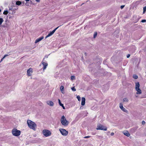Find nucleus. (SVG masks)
Segmentation results:
<instances>
[{
    "label": "nucleus",
    "mask_w": 146,
    "mask_h": 146,
    "mask_svg": "<svg viewBox=\"0 0 146 146\" xmlns=\"http://www.w3.org/2000/svg\"><path fill=\"white\" fill-rule=\"evenodd\" d=\"M145 122L144 121H142V124L143 125H144L145 124Z\"/></svg>",
    "instance_id": "2f4dec72"
},
{
    "label": "nucleus",
    "mask_w": 146,
    "mask_h": 146,
    "mask_svg": "<svg viewBox=\"0 0 146 146\" xmlns=\"http://www.w3.org/2000/svg\"><path fill=\"white\" fill-rule=\"evenodd\" d=\"M47 104L50 106H53L54 105L53 103L51 101H48L47 102Z\"/></svg>",
    "instance_id": "dca6fc26"
},
{
    "label": "nucleus",
    "mask_w": 146,
    "mask_h": 146,
    "mask_svg": "<svg viewBox=\"0 0 146 146\" xmlns=\"http://www.w3.org/2000/svg\"><path fill=\"white\" fill-rule=\"evenodd\" d=\"M124 6H125V5H121V7H120V8H121V9H123L124 8Z\"/></svg>",
    "instance_id": "7c9ffc66"
},
{
    "label": "nucleus",
    "mask_w": 146,
    "mask_h": 146,
    "mask_svg": "<svg viewBox=\"0 0 146 146\" xmlns=\"http://www.w3.org/2000/svg\"><path fill=\"white\" fill-rule=\"evenodd\" d=\"M71 79L72 80H74L75 79V76H71Z\"/></svg>",
    "instance_id": "c85d7f7f"
},
{
    "label": "nucleus",
    "mask_w": 146,
    "mask_h": 146,
    "mask_svg": "<svg viewBox=\"0 0 146 146\" xmlns=\"http://www.w3.org/2000/svg\"><path fill=\"white\" fill-rule=\"evenodd\" d=\"M114 135V133L113 132H112L111 133V136H113V135Z\"/></svg>",
    "instance_id": "72a5a7b5"
},
{
    "label": "nucleus",
    "mask_w": 146,
    "mask_h": 146,
    "mask_svg": "<svg viewBox=\"0 0 146 146\" xmlns=\"http://www.w3.org/2000/svg\"><path fill=\"white\" fill-rule=\"evenodd\" d=\"M27 123L29 127L30 128L35 130L36 125L35 122L31 120H28L27 121Z\"/></svg>",
    "instance_id": "f257e3e1"
},
{
    "label": "nucleus",
    "mask_w": 146,
    "mask_h": 146,
    "mask_svg": "<svg viewBox=\"0 0 146 146\" xmlns=\"http://www.w3.org/2000/svg\"><path fill=\"white\" fill-rule=\"evenodd\" d=\"M129 101V100L128 98H124L123 99V102H128Z\"/></svg>",
    "instance_id": "393cba45"
},
{
    "label": "nucleus",
    "mask_w": 146,
    "mask_h": 146,
    "mask_svg": "<svg viewBox=\"0 0 146 146\" xmlns=\"http://www.w3.org/2000/svg\"><path fill=\"white\" fill-rule=\"evenodd\" d=\"M71 89L73 91H76V89L74 87H72L71 88Z\"/></svg>",
    "instance_id": "a878e982"
},
{
    "label": "nucleus",
    "mask_w": 146,
    "mask_h": 146,
    "mask_svg": "<svg viewBox=\"0 0 146 146\" xmlns=\"http://www.w3.org/2000/svg\"><path fill=\"white\" fill-rule=\"evenodd\" d=\"M135 90L137 91L136 93V94L137 95H140L142 93V91L141 90L140 88H138L135 89Z\"/></svg>",
    "instance_id": "f8f14e48"
},
{
    "label": "nucleus",
    "mask_w": 146,
    "mask_h": 146,
    "mask_svg": "<svg viewBox=\"0 0 146 146\" xmlns=\"http://www.w3.org/2000/svg\"><path fill=\"white\" fill-rule=\"evenodd\" d=\"M1 10L0 9V12H1Z\"/></svg>",
    "instance_id": "ea45409f"
},
{
    "label": "nucleus",
    "mask_w": 146,
    "mask_h": 146,
    "mask_svg": "<svg viewBox=\"0 0 146 146\" xmlns=\"http://www.w3.org/2000/svg\"><path fill=\"white\" fill-rule=\"evenodd\" d=\"M146 11V6L143 7V14H144Z\"/></svg>",
    "instance_id": "5701e85b"
},
{
    "label": "nucleus",
    "mask_w": 146,
    "mask_h": 146,
    "mask_svg": "<svg viewBox=\"0 0 146 146\" xmlns=\"http://www.w3.org/2000/svg\"><path fill=\"white\" fill-rule=\"evenodd\" d=\"M90 137V136H85V137H84V138H89Z\"/></svg>",
    "instance_id": "473e14b6"
},
{
    "label": "nucleus",
    "mask_w": 146,
    "mask_h": 146,
    "mask_svg": "<svg viewBox=\"0 0 146 146\" xmlns=\"http://www.w3.org/2000/svg\"><path fill=\"white\" fill-rule=\"evenodd\" d=\"M123 133L127 137H129L130 135V133L127 131H123Z\"/></svg>",
    "instance_id": "ddd939ff"
},
{
    "label": "nucleus",
    "mask_w": 146,
    "mask_h": 146,
    "mask_svg": "<svg viewBox=\"0 0 146 146\" xmlns=\"http://www.w3.org/2000/svg\"><path fill=\"white\" fill-rule=\"evenodd\" d=\"M43 38H44V37L43 36H42L40 37H39V38H37L35 40V43H37V42H39L40 41H41Z\"/></svg>",
    "instance_id": "9b49d317"
},
{
    "label": "nucleus",
    "mask_w": 146,
    "mask_h": 146,
    "mask_svg": "<svg viewBox=\"0 0 146 146\" xmlns=\"http://www.w3.org/2000/svg\"><path fill=\"white\" fill-rule=\"evenodd\" d=\"M60 122L62 124L65 126H67L69 123V121H67L64 115L62 116L60 119Z\"/></svg>",
    "instance_id": "f03ea898"
},
{
    "label": "nucleus",
    "mask_w": 146,
    "mask_h": 146,
    "mask_svg": "<svg viewBox=\"0 0 146 146\" xmlns=\"http://www.w3.org/2000/svg\"><path fill=\"white\" fill-rule=\"evenodd\" d=\"M77 98L78 99V100L79 101H80V100L81 98H80V96H77Z\"/></svg>",
    "instance_id": "bb28decb"
},
{
    "label": "nucleus",
    "mask_w": 146,
    "mask_h": 146,
    "mask_svg": "<svg viewBox=\"0 0 146 146\" xmlns=\"http://www.w3.org/2000/svg\"><path fill=\"white\" fill-rule=\"evenodd\" d=\"M3 21L4 20L3 19L1 18H0V25H1Z\"/></svg>",
    "instance_id": "aec40b11"
},
{
    "label": "nucleus",
    "mask_w": 146,
    "mask_h": 146,
    "mask_svg": "<svg viewBox=\"0 0 146 146\" xmlns=\"http://www.w3.org/2000/svg\"><path fill=\"white\" fill-rule=\"evenodd\" d=\"M60 90L62 94L64 93V87L63 86H61L60 87Z\"/></svg>",
    "instance_id": "f3484780"
},
{
    "label": "nucleus",
    "mask_w": 146,
    "mask_h": 146,
    "mask_svg": "<svg viewBox=\"0 0 146 146\" xmlns=\"http://www.w3.org/2000/svg\"><path fill=\"white\" fill-rule=\"evenodd\" d=\"M26 1H29L30 0H25Z\"/></svg>",
    "instance_id": "4c0bfd02"
},
{
    "label": "nucleus",
    "mask_w": 146,
    "mask_h": 146,
    "mask_svg": "<svg viewBox=\"0 0 146 146\" xmlns=\"http://www.w3.org/2000/svg\"><path fill=\"white\" fill-rule=\"evenodd\" d=\"M45 57H46V56H45L44 57V58H43V60H44V58H45Z\"/></svg>",
    "instance_id": "58836bf2"
},
{
    "label": "nucleus",
    "mask_w": 146,
    "mask_h": 146,
    "mask_svg": "<svg viewBox=\"0 0 146 146\" xmlns=\"http://www.w3.org/2000/svg\"><path fill=\"white\" fill-rule=\"evenodd\" d=\"M22 3H23V4L21 5V6H23V5H24V2H22Z\"/></svg>",
    "instance_id": "e433bc0d"
},
{
    "label": "nucleus",
    "mask_w": 146,
    "mask_h": 146,
    "mask_svg": "<svg viewBox=\"0 0 146 146\" xmlns=\"http://www.w3.org/2000/svg\"><path fill=\"white\" fill-rule=\"evenodd\" d=\"M97 32H95L93 38H96L97 36Z\"/></svg>",
    "instance_id": "412c9836"
},
{
    "label": "nucleus",
    "mask_w": 146,
    "mask_h": 146,
    "mask_svg": "<svg viewBox=\"0 0 146 146\" xmlns=\"http://www.w3.org/2000/svg\"><path fill=\"white\" fill-rule=\"evenodd\" d=\"M140 84L139 82H136L135 89L139 88Z\"/></svg>",
    "instance_id": "2eb2a0df"
},
{
    "label": "nucleus",
    "mask_w": 146,
    "mask_h": 146,
    "mask_svg": "<svg viewBox=\"0 0 146 146\" xmlns=\"http://www.w3.org/2000/svg\"><path fill=\"white\" fill-rule=\"evenodd\" d=\"M130 56V55L129 54H128L127 56V58H129Z\"/></svg>",
    "instance_id": "f704fd0d"
},
{
    "label": "nucleus",
    "mask_w": 146,
    "mask_h": 146,
    "mask_svg": "<svg viewBox=\"0 0 146 146\" xmlns=\"http://www.w3.org/2000/svg\"><path fill=\"white\" fill-rule=\"evenodd\" d=\"M33 72V69L31 68H30L27 71V75L29 76H31V73Z\"/></svg>",
    "instance_id": "1a4fd4ad"
},
{
    "label": "nucleus",
    "mask_w": 146,
    "mask_h": 146,
    "mask_svg": "<svg viewBox=\"0 0 146 146\" xmlns=\"http://www.w3.org/2000/svg\"><path fill=\"white\" fill-rule=\"evenodd\" d=\"M41 63L43 66V70H44L48 66V64L47 63L44 62L43 61Z\"/></svg>",
    "instance_id": "9d476101"
},
{
    "label": "nucleus",
    "mask_w": 146,
    "mask_h": 146,
    "mask_svg": "<svg viewBox=\"0 0 146 146\" xmlns=\"http://www.w3.org/2000/svg\"><path fill=\"white\" fill-rule=\"evenodd\" d=\"M8 56V55H7V54H5L4 55V56L3 57L1 60V61L0 62H1L2 61L3 59L6 56Z\"/></svg>",
    "instance_id": "4be33fe9"
},
{
    "label": "nucleus",
    "mask_w": 146,
    "mask_h": 146,
    "mask_svg": "<svg viewBox=\"0 0 146 146\" xmlns=\"http://www.w3.org/2000/svg\"><path fill=\"white\" fill-rule=\"evenodd\" d=\"M59 26L58 27L56 28H55V29H54V30H53L52 31L50 32L45 37V38H46L47 37L50 36H51L55 32L56 30L58 29Z\"/></svg>",
    "instance_id": "0eeeda50"
},
{
    "label": "nucleus",
    "mask_w": 146,
    "mask_h": 146,
    "mask_svg": "<svg viewBox=\"0 0 146 146\" xmlns=\"http://www.w3.org/2000/svg\"><path fill=\"white\" fill-rule=\"evenodd\" d=\"M36 1L38 2H40V0H35Z\"/></svg>",
    "instance_id": "c9c22d12"
},
{
    "label": "nucleus",
    "mask_w": 146,
    "mask_h": 146,
    "mask_svg": "<svg viewBox=\"0 0 146 146\" xmlns=\"http://www.w3.org/2000/svg\"><path fill=\"white\" fill-rule=\"evenodd\" d=\"M133 78L135 79H137L138 78V76L137 75H134L133 76Z\"/></svg>",
    "instance_id": "cd10ccee"
},
{
    "label": "nucleus",
    "mask_w": 146,
    "mask_h": 146,
    "mask_svg": "<svg viewBox=\"0 0 146 146\" xmlns=\"http://www.w3.org/2000/svg\"><path fill=\"white\" fill-rule=\"evenodd\" d=\"M96 129L98 130H101L106 131L107 130V127L102 124H99L97 125Z\"/></svg>",
    "instance_id": "20e7f679"
},
{
    "label": "nucleus",
    "mask_w": 146,
    "mask_h": 146,
    "mask_svg": "<svg viewBox=\"0 0 146 146\" xmlns=\"http://www.w3.org/2000/svg\"><path fill=\"white\" fill-rule=\"evenodd\" d=\"M58 103H59V105H60V106H61L62 107L63 109H65V108L63 104H62L61 103V102L60 100L59 99H58Z\"/></svg>",
    "instance_id": "a211bd4d"
},
{
    "label": "nucleus",
    "mask_w": 146,
    "mask_h": 146,
    "mask_svg": "<svg viewBox=\"0 0 146 146\" xmlns=\"http://www.w3.org/2000/svg\"><path fill=\"white\" fill-rule=\"evenodd\" d=\"M119 107L124 112L127 113H128V111L126 110L124 108L123 106V104L122 103H120L119 104Z\"/></svg>",
    "instance_id": "6e6552de"
},
{
    "label": "nucleus",
    "mask_w": 146,
    "mask_h": 146,
    "mask_svg": "<svg viewBox=\"0 0 146 146\" xmlns=\"http://www.w3.org/2000/svg\"><path fill=\"white\" fill-rule=\"evenodd\" d=\"M8 13V11H5L3 13V14L5 15H7Z\"/></svg>",
    "instance_id": "b1692460"
},
{
    "label": "nucleus",
    "mask_w": 146,
    "mask_h": 146,
    "mask_svg": "<svg viewBox=\"0 0 146 146\" xmlns=\"http://www.w3.org/2000/svg\"><path fill=\"white\" fill-rule=\"evenodd\" d=\"M85 99L84 97H82V99L81 105L84 106L85 104Z\"/></svg>",
    "instance_id": "4468645a"
},
{
    "label": "nucleus",
    "mask_w": 146,
    "mask_h": 146,
    "mask_svg": "<svg viewBox=\"0 0 146 146\" xmlns=\"http://www.w3.org/2000/svg\"><path fill=\"white\" fill-rule=\"evenodd\" d=\"M16 4L17 5H22V2L20 1H17L16 2Z\"/></svg>",
    "instance_id": "6ab92c4d"
},
{
    "label": "nucleus",
    "mask_w": 146,
    "mask_h": 146,
    "mask_svg": "<svg viewBox=\"0 0 146 146\" xmlns=\"http://www.w3.org/2000/svg\"><path fill=\"white\" fill-rule=\"evenodd\" d=\"M59 130L61 134L63 135L66 136L68 134V132L64 129H60Z\"/></svg>",
    "instance_id": "423d86ee"
},
{
    "label": "nucleus",
    "mask_w": 146,
    "mask_h": 146,
    "mask_svg": "<svg viewBox=\"0 0 146 146\" xmlns=\"http://www.w3.org/2000/svg\"><path fill=\"white\" fill-rule=\"evenodd\" d=\"M141 22L142 23H146V20L145 19H143L141 21Z\"/></svg>",
    "instance_id": "c756f323"
},
{
    "label": "nucleus",
    "mask_w": 146,
    "mask_h": 146,
    "mask_svg": "<svg viewBox=\"0 0 146 146\" xmlns=\"http://www.w3.org/2000/svg\"><path fill=\"white\" fill-rule=\"evenodd\" d=\"M42 133L46 137L50 136L51 134V132L49 130L47 129L43 130Z\"/></svg>",
    "instance_id": "39448f33"
},
{
    "label": "nucleus",
    "mask_w": 146,
    "mask_h": 146,
    "mask_svg": "<svg viewBox=\"0 0 146 146\" xmlns=\"http://www.w3.org/2000/svg\"><path fill=\"white\" fill-rule=\"evenodd\" d=\"M13 135L15 136H19L21 134V131L20 130H18L17 129L14 128L12 131Z\"/></svg>",
    "instance_id": "7ed1b4c3"
}]
</instances>
